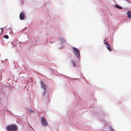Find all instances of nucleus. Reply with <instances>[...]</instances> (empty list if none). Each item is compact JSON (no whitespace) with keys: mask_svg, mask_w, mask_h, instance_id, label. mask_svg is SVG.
Returning a JSON list of instances; mask_svg holds the SVG:
<instances>
[{"mask_svg":"<svg viewBox=\"0 0 131 131\" xmlns=\"http://www.w3.org/2000/svg\"><path fill=\"white\" fill-rule=\"evenodd\" d=\"M6 129L8 131H17V127L16 125L12 124L7 126Z\"/></svg>","mask_w":131,"mask_h":131,"instance_id":"obj_1","label":"nucleus"},{"mask_svg":"<svg viewBox=\"0 0 131 131\" xmlns=\"http://www.w3.org/2000/svg\"><path fill=\"white\" fill-rule=\"evenodd\" d=\"M41 121L42 125L45 127L47 126L48 123L46 119L44 117H42L41 118Z\"/></svg>","mask_w":131,"mask_h":131,"instance_id":"obj_2","label":"nucleus"},{"mask_svg":"<svg viewBox=\"0 0 131 131\" xmlns=\"http://www.w3.org/2000/svg\"><path fill=\"white\" fill-rule=\"evenodd\" d=\"M73 51L75 53L76 56L78 58H79L80 53L78 49L75 48L73 47Z\"/></svg>","mask_w":131,"mask_h":131,"instance_id":"obj_3","label":"nucleus"},{"mask_svg":"<svg viewBox=\"0 0 131 131\" xmlns=\"http://www.w3.org/2000/svg\"><path fill=\"white\" fill-rule=\"evenodd\" d=\"M41 85L42 88L44 90V92H43V96H44L46 90V85L44 84L42 81H41Z\"/></svg>","mask_w":131,"mask_h":131,"instance_id":"obj_4","label":"nucleus"},{"mask_svg":"<svg viewBox=\"0 0 131 131\" xmlns=\"http://www.w3.org/2000/svg\"><path fill=\"white\" fill-rule=\"evenodd\" d=\"M104 43L105 44V45H107V46L106 47L110 51H111L112 49L111 48V47L109 45V44L107 42H105Z\"/></svg>","mask_w":131,"mask_h":131,"instance_id":"obj_5","label":"nucleus"},{"mask_svg":"<svg viewBox=\"0 0 131 131\" xmlns=\"http://www.w3.org/2000/svg\"><path fill=\"white\" fill-rule=\"evenodd\" d=\"M19 18L21 20H23L24 19L25 15L24 13L22 12L19 15Z\"/></svg>","mask_w":131,"mask_h":131,"instance_id":"obj_6","label":"nucleus"},{"mask_svg":"<svg viewBox=\"0 0 131 131\" xmlns=\"http://www.w3.org/2000/svg\"><path fill=\"white\" fill-rule=\"evenodd\" d=\"M127 15L129 18H130L131 17V12H128L127 13Z\"/></svg>","mask_w":131,"mask_h":131,"instance_id":"obj_7","label":"nucleus"},{"mask_svg":"<svg viewBox=\"0 0 131 131\" xmlns=\"http://www.w3.org/2000/svg\"><path fill=\"white\" fill-rule=\"evenodd\" d=\"M71 63H72V65H73V67H74L76 66V65L73 61L72 60L71 61Z\"/></svg>","mask_w":131,"mask_h":131,"instance_id":"obj_8","label":"nucleus"},{"mask_svg":"<svg viewBox=\"0 0 131 131\" xmlns=\"http://www.w3.org/2000/svg\"><path fill=\"white\" fill-rule=\"evenodd\" d=\"M116 7L117 8H119V9H122V7H121L117 5H116Z\"/></svg>","mask_w":131,"mask_h":131,"instance_id":"obj_9","label":"nucleus"},{"mask_svg":"<svg viewBox=\"0 0 131 131\" xmlns=\"http://www.w3.org/2000/svg\"><path fill=\"white\" fill-rule=\"evenodd\" d=\"M4 37L6 39H8L9 38L8 36L7 35H6L4 36Z\"/></svg>","mask_w":131,"mask_h":131,"instance_id":"obj_10","label":"nucleus"},{"mask_svg":"<svg viewBox=\"0 0 131 131\" xmlns=\"http://www.w3.org/2000/svg\"><path fill=\"white\" fill-rule=\"evenodd\" d=\"M60 40L61 41H62L63 42H66V41L63 38H61L60 39Z\"/></svg>","mask_w":131,"mask_h":131,"instance_id":"obj_11","label":"nucleus"},{"mask_svg":"<svg viewBox=\"0 0 131 131\" xmlns=\"http://www.w3.org/2000/svg\"><path fill=\"white\" fill-rule=\"evenodd\" d=\"M110 131H114L113 129L112 128H110Z\"/></svg>","mask_w":131,"mask_h":131,"instance_id":"obj_12","label":"nucleus"},{"mask_svg":"<svg viewBox=\"0 0 131 131\" xmlns=\"http://www.w3.org/2000/svg\"><path fill=\"white\" fill-rule=\"evenodd\" d=\"M104 42H106V40H105H105H104Z\"/></svg>","mask_w":131,"mask_h":131,"instance_id":"obj_13","label":"nucleus"}]
</instances>
